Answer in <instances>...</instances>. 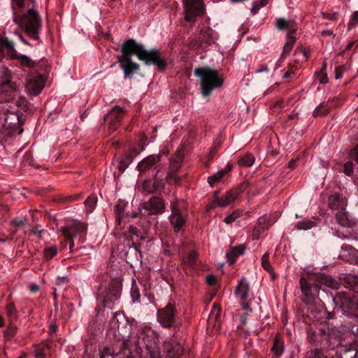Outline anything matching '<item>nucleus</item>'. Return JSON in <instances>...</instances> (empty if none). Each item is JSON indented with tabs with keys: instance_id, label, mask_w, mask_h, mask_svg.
Here are the masks:
<instances>
[{
	"instance_id": "1",
	"label": "nucleus",
	"mask_w": 358,
	"mask_h": 358,
	"mask_svg": "<svg viewBox=\"0 0 358 358\" xmlns=\"http://www.w3.org/2000/svg\"><path fill=\"white\" fill-rule=\"evenodd\" d=\"M121 52L122 55L117 56V59L125 78H131L139 69V65L131 61L132 55H136L138 59L143 61L146 65H156L160 71L164 70L166 66V62L162 59L157 50H147L143 45L137 43L133 38L122 43Z\"/></svg>"
},
{
	"instance_id": "2",
	"label": "nucleus",
	"mask_w": 358,
	"mask_h": 358,
	"mask_svg": "<svg viewBox=\"0 0 358 358\" xmlns=\"http://www.w3.org/2000/svg\"><path fill=\"white\" fill-rule=\"evenodd\" d=\"M144 346L150 358H161L158 346V336L151 328L144 326L138 329L136 335L129 336L122 343L120 358H134L141 352Z\"/></svg>"
},
{
	"instance_id": "3",
	"label": "nucleus",
	"mask_w": 358,
	"mask_h": 358,
	"mask_svg": "<svg viewBox=\"0 0 358 358\" xmlns=\"http://www.w3.org/2000/svg\"><path fill=\"white\" fill-rule=\"evenodd\" d=\"M194 74L200 80L201 94L203 96H209L214 89L220 87L224 83L218 71L209 67L196 68Z\"/></svg>"
},
{
	"instance_id": "4",
	"label": "nucleus",
	"mask_w": 358,
	"mask_h": 358,
	"mask_svg": "<svg viewBox=\"0 0 358 358\" xmlns=\"http://www.w3.org/2000/svg\"><path fill=\"white\" fill-rule=\"evenodd\" d=\"M13 20L24 30L30 38L35 41L39 40L41 17L36 10L33 8L29 9L21 17L15 16Z\"/></svg>"
},
{
	"instance_id": "5",
	"label": "nucleus",
	"mask_w": 358,
	"mask_h": 358,
	"mask_svg": "<svg viewBox=\"0 0 358 358\" xmlns=\"http://www.w3.org/2000/svg\"><path fill=\"white\" fill-rule=\"evenodd\" d=\"M327 347V358H342L343 354H345L350 350V348L341 344V339L338 332L336 331H331L325 337Z\"/></svg>"
},
{
	"instance_id": "6",
	"label": "nucleus",
	"mask_w": 358,
	"mask_h": 358,
	"mask_svg": "<svg viewBox=\"0 0 358 358\" xmlns=\"http://www.w3.org/2000/svg\"><path fill=\"white\" fill-rule=\"evenodd\" d=\"M1 73L4 80L0 85V102H7L17 95L18 86L10 82V72L7 68H1Z\"/></svg>"
},
{
	"instance_id": "7",
	"label": "nucleus",
	"mask_w": 358,
	"mask_h": 358,
	"mask_svg": "<svg viewBox=\"0 0 358 358\" xmlns=\"http://www.w3.org/2000/svg\"><path fill=\"white\" fill-rule=\"evenodd\" d=\"M332 301L336 307H339L344 311L358 309L357 299L350 292H339L332 297Z\"/></svg>"
},
{
	"instance_id": "8",
	"label": "nucleus",
	"mask_w": 358,
	"mask_h": 358,
	"mask_svg": "<svg viewBox=\"0 0 358 358\" xmlns=\"http://www.w3.org/2000/svg\"><path fill=\"white\" fill-rule=\"evenodd\" d=\"M63 236L70 242V249L73 248V238L76 235L83 234L87 231V224L80 221H74L71 224L61 229Z\"/></svg>"
},
{
	"instance_id": "9",
	"label": "nucleus",
	"mask_w": 358,
	"mask_h": 358,
	"mask_svg": "<svg viewBox=\"0 0 358 358\" xmlns=\"http://www.w3.org/2000/svg\"><path fill=\"white\" fill-rule=\"evenodd\" d=\"M176 310L174 306L169 303L157 312V320L164 327H171L176 323Z\"/></svg>"
},
{
	"instance_id": "10",
	"label": "nucleus",
	"mask_w": 358,
	"mask_h": 358,
	"mask_svg": "<svg viewBox=\"0 0 358 358\" xmlns=\"http://www.w3.org/2000/svg\"><path fill=\"white\" fill-rule=\"evenodd\" d=\"M45 85L44 78L38 74L31 73L26 78L25 88L27 93L31 95H38Z\"/></svg>"
},
{
	"instance_id": "11",
	"label": "nucleus",
	"mask_w": 358,
	"mask_h": 358,
	"mask_svg": "<svg viewBox=\"0 0 358 358\" xmlns=\"http://www.w3.org/2000/svg\"><path fill=\"white\" fill-rule=\"evenodd\" d=\"M185 13V20L188 22L194 21L196 16L202 15L203 5L201 0H182Z\"/></svg>"
},
{
	"instance_id": "12",
	"label": "nucleus",
	"mask_w": 358,
	"mask_h": 358,
	"mask_svg": "<svg viewBox=\"0 0 358 358\" xmlns=\"http://www.w3.org/2000/svg\"><path fill=\"white\" fill-rule=\"evenodd\" d=\"M164 203L162 199L153 197L149 201L144 203L139 208L140 213L144 215L162 213L164 208Z\"/></svg>"
},
{
	"instance_id": "13",
	"label": "nucleus",
	"mask_w": 358,
	"mask_h": 358,
	"mask_svg": "<svg viewBox=\"0 0 358 358\" xmlns=\"http://www.w3.org/2000/svg\"><path fill=\"white\" fill-rule=\"evenodd\" d=\"M276 26L279 29H285L287 31V37L286 44L293 47L295 43L296 24L293 20H286L284 18H280L276 22Z\"/></svg>"
},
{
	"instance_id": "14",
	"label": "nucleus",
	"mask_w": 358,
	"mask_h": 358,
	"mask_svg": "<svg viewBox=\"0 0 358 358\" xmlns=\"http://www.w3.org/2000/svg\"><path fill=\"white\" fill-rule=\"evenodd\" d=\"M300 286L305 297V301L308 303H312L315 297L319 294L320 288L318 285H310L305 278H301L300 280Z\"/></svg>"
},
{
	"instance_id": "15",
	"label": "nucleus",
	"mask_w": 358,
	"mask_h": 358,
	"mask_svg": "<svg viewBox=\"0 0 358 358\" xmlns=\"http://www.w3.org/2000/svg\"><path fill=\"white\" fill-rule=\"evenodd\" d=\"M123 113V109L117 106L113 107L108 113L107 119L110 122L108 129L110 132L115 131L120 126Z\"/></svg>"
},
{
	"instance_id": "16",
	"label": "nucleus",
	"mask_w": 358,
	"mask_h": 358,
	"mask_svg": "<svg viewBox=\"0 0 358 358\" xmlns=\"http://www.w3.org/2000/svg\"><path fill=\"white\" fill-rule=\"evenodd\" d=\"M329 208L333 210H342L348 205V201L345 197L341 196L338 193H334L328 199Z\"/></svg>"
},
{
	"instance_id": "17",
	"label": "nucleus",
	"mask_w": 358,
	"mask_h": 358,
	"mask_svg": "<svg viewBox=\"0 0 358 358\" xmlns=\"http://www.w3.org/2000/svg\"><path fill=\"white\" fill-rule=\"evenodd\" d=\"M170 222L175 231H179L185 223V215L175 204L172 205V213L169 217Z\"/></svg>"
},
{
	"instance_id": "18",
	"label": "nucleus",
	"mask_w": 358,
	"mask_h": 358,
	"mask_svg": "<svg viewBox=\"0 0 358 358\" xmlns=\"http://www.w3.org/2000/svg\"><path fill=\"white\" fill-rule=\"evenodd\" d=\"M99 296H102L103 298V301L105 303V306H109L108 303H113L116 301L120 296V287L117 284L112 283L110 285L108 291L104 295L103 293L99 292Z\"/></svg>"
},
{
	"instance_id": "19",
	"label": "nucleus",
	"mask_w": 358,
	"mask_h": 358,
	"mask_svg": "<svg viewBox=\"0 0 358 358\" xmlns=\"http://www.w3.org/2000/svg\"><path fill=\"white\" fill-rule=\"evenodd\" d=\"M4 50L10 55H16L15 43L8 37L0 36V60L4 57Z\"/></svg>"
},
{
	"instance_id": "20",
	"label": "nucleus",
	"mask_w": 358,
	"mask_h": 358,
	"mask_svg": "<svg viewBox=\"0 0 358 358\" xmlns=\"http://www.w3.org/2000/svg\"><path fill=\"white\" fill-rule=\"evenodd\" d=\"M336 219L340 225L345 227H353L356 223L355 220L349 215L345 208L336 213Z\"/></svg>"
},
{
	"instance_id": "21",
	"label": "nucleus",
	"mask_w": 358,
	"mask_h": 358,
	"mask_svg": "<svg viewBox=\"0 0 358 358\" xmlns=\"http://www.w3.org/2000/svg\"><path fill=\"white\" fill-rule=\"evenodd\" d=\"M161 157V155H152L141 162H140L137 166V169L140 172H145L147 170L150 169L153 165L159 162Z\"/></svg>"
},
{
	"instance_id": "22",
	"label": "nucleus",
	"mask_w": 358,
	"mask_h": 358,
	"mask_svg": "<svg viewBox=\"0 0 358 358\" xmlns=\"http://www.w3.org/2000/svg\"><path fill=\"white\" fill-rule=\"evenodd\" d=\"M164 348L167 352V355L171 358H176L182 352L181 345L176 342H165Z\"/></svg>"
},
{
	"instance_id": "23",
	"label": "nucleus",
	"mask_w": 358,
	"mask_h": 358,
	"mask_svg": "<svg viewBox=\"0 0 358 358\" xmlns=\"http://www.w3.org/2000/svg\"><path fill=\"white\" fill-rule=\"evenodd\" d=\"M238 198V192L233 189L229 191L224 196H222L217 202L218 206L224 207L231 204Z\"/></svg>"
},
{
	"instance_id": "24",
	"label": "nucleus",
	"mask_w": 358,
	"mask_h": 358,
	"mask_svg": "<svg viewBox=\"0 0 358 358\" xmlns=\"http://www.w3.org/2000/svg\"><path fill=\"white\" fill-rule=\"evenodd\" d=\"M248 291H249V285L247 282L245 278H242L236 289V295L242 301H246V300L248 299Z\"/></svg>"
},
{
	"instance_id": "25",
	"label": "nucleus",
	"mask_w": 358,
	"mask_h": 358,
	"mask_svg": "<svg viewBox=\"0 0 358 358\" xmlns=\"http://www.w3.org/2000/svg\"><path fill=\"white\" fill-rule=\"evenodd\" d=\"M197 254L194 251H192L188 255L184 257L182 260L184 268L186 272H191V270L194 268L196 265Z\"/></svg>"
},
{
	"instance_id": "26",
	"label": "nucleus",
	"mask_w": 358,
	"mask_h": 358,
	"mask_svg": "<svg viewBox=\"0 0 358 358\" xmlns=\"http://www.w3.org/2000/svg\"><path fill=\"white\" fill-rule=\"evenodd\" d=\"M318 283L320 285L326 286L333 289H338L340 282L329 275H320L318 277Z\"/></svg>"
},
{
	"instance_id": "27",
	"label": "nucleus",
	"mask_w": 358,
	"mask_h": 358,
	"mask_svg": "<svg viewBox=\"0 0 358 358\" xmlns=\"http://www.w3.org/2000/svg\"><path fill=\"white\" fill-rule=\"evenodd\" d=\"M221 308L218 304H213L208 320V327H215L220 317Z\"/></svg>"
},
{
	"instance_id": "28",
	"label": "nucleus",
	"mask_w": 358,
	"mask_h": 358,
	"mask_svg": "<svg viewBox=\"0 0 358 358\" xmlns=\"http://www.w3.org/2000/svg\"><path fill=\"white\" fill-rule=\"evenodd\" d=\"M358 251L350 245H344L341 248V254L340 257L345 261L350 262L352 260V257L356 256Z\"/></svg>"
},
{
	"instance_id": "29",
	"label": "nucleus",
	"mask_w": 358,
	"mask_h": 358,
	"mask_svg": "<svg viewBox=\"0 0 358 358\" xmlns=\"http://www.w3.org/2000/svg\"><path fill=\"white\" fill-rule=\"evenodd\" d=\"M127 206L128 203L122 200L118 201L115 206V213L116 216V222L119 225L121 224L122 220L124 217V211Z\"/></svg>"
},
{
	"instance_id": "30",
	"label": "nucleus",
	"mask_w": 358,
	"mask_h": 358,
	"mask_svg": "<svg viewBox=\"0 0 358 358\" xmlns=\"http://www.w3.org/2000/svg\"><path fill=\"white\" fill-rule=\"evenodd\" d=\"M182 158L183 154L180 150H178L175 156L170 160V169L171 172H176L179 169Z\"/></svg>"
},
{
	"instance_id": "31",
	"label": "nucleus",
	"mask_w": 358,
	"mask_h": 358,
	"mask_svg": "<svg viewBox=\"0 0 358 358\" xmlns=\"http://www.w3.org/2000/svg\"><path fill=\"white\" fill-rule=\"evenodd\" d=\"M283 343L279 336H275L274 343L271 348L273 355L275 358H278L283 352Z\"/></svg>"
},
{
	"instance_id": "32",
	"label": "nucleus",
	"mask_w": 358,
	"mask_h": 358,
	"mask_svg": "<svg viewBox=\"0 0 358 358\" xmlns=\"http://www.w3.org/2000/svg\"><path fill=\"white\" fill-rule=\"evenodd\" d=\"M12 58L18 59L20 64L29 68H34L36 63L31 58L24 55H19L16 51V55H10Z\"/></svg>"
},
{
	"instance_id": "33",
	"label": "nucleus",
	"mask_w": 358,
	"mask_h": 358,
	"mask_svg": "<svg viewBox=\"0 0 358 358\" xmlns=\"http://www.w3.org/2000/svg\"><path fill=\"white\" fill-rule=\"evenodd\" d=\"M244 250V247L242 245H238L233 248L229 252L227 253V257L230 264H233L235 262L236 257L238 255H243Z\"/></svg>"
},
{
	"instance_id": "34",
	"label": "nucleus",
	"mask_w": 358,
	"mask_h": 358,
	"mask_svg": "<svg viewBox=\"0 0 358 358\" xmlns=\"http://www.w3.org/2000/svg\"><path fill=\"white\" fill-rule=\"evenodd\" d=\"M340 280L350 287H354L358 284V275L344 273L341 275Z\"/></svg>"
},
{
	"instance_id": "35",
	"label": "nucleus",
	"mask_w": 358,
	"mask_h": 358,
	"mask_svg": "<svg viewBox=\"0 0 358 358\" xmlns=\"http://www.w3.org/2000/svg\"><path fill=\"white\" fill-rule=\"evenodd\" d=\"M262 267L269 272L272 276V278L274 279L275 277L273 273V268L269 262V254L266 252L262 257Z\"/></svg>"
},
{
	"instance_id": "36",
	"label": "nucleus",
	"mask_w": 358,
	"mask_h": 358,
	"mask_svg": "<svg viewBox=\"0 0 358 358\" xmlns=\"http://www.w3.org/2000/svg\"><path fill=\"white\" fill-rule=\"evenodd\" d=\"M255 162V157L250 153L245 154L239 161L240 166L250 167Z\"/></svg>"
},
{
	"instance_id": "37",
	"label": "nucleus",
	"mask_w": 358,
	"mask_h": 358,
	"mask_svg": "<svg viewBox=\"0 0 358 358\" xmlns=\"http://www.w3.org/2000/svg\"><path fill=\"white\" fill-rule=\"evenodd\" d=\"M96 202L97 198L95 195L92 194L88 196V198L85 201L87 213L92 212V210L95 208Z\"/></svg>"
},
{
	"instance_id": "38",
	"label": "nucleus",
	"mask_w": 358,
	"mask_h": 358,
	"mask_svg": "<svg viewBox=\"0 0 358 358\" xmlns=\"http://www.w3.org/2000/svg\"><path fill=\"white\" fill-rule=\"evenodd\" d=\"M6 312L7 317L10 322H13L14 320H16L17 313L13 303H10L6 306Z\"/></svg>"
},
{
	"instance_id": "39",
	"label": "nucleus",
	"mask_w": 358,
	"mask_h": 358,
	"mask_svg": "<svg viewBox=\"0 0 358 358\" xmlns=\"http://www.w3.org/2000/svg\"><path fill=\"white\" fill-rule=\"evenodd\" d=\"M17 332V327L10 322L8 329L4 331V337L6 340H10Z\"/></svg>"
},
{
	"instance_id": "40",
	"label": "nucleus",
	"mask_w": 358,
	"mask_h": 358,
	"mask_svg": "<svg viewBox=\"0 0 358 358\" xmlns=\"http://www.w3.org/2000/svg\"><path fill=\"white\" fill-rule=\"evenodd\" d=\"M329 113V109L327 106L322 103H320L314 110L313 115L315 117H317L322 115H327Z\"/></svg>"
},
{
	"instance_id": "41",
	"label": "nucleus",
	"mask_w": 358,
	"mask_h": 358,
	"mask_svg": "<svg viewBox=\"0 0 358 358\" xmlns=\"http://www.w3.org/2000/svg\"><path fill=\"white\" fill-rule=\"evenodd\" d=\"M57 253V248L55 246L48 247L44 250V257L46 259L53 258Z\"/></svg>"
},
{
	"instance_id": "42",
	"label": "nucleus",
	"mask_w": 358,
	"mask_h": 358,
	"mask_svg": "<svg viewBox=\"0 0 358 358\" xmlns=\"http://www.w3.org/2000/svg\"><path fill=\"white\" fill-rule=\"evenodd\" d=\"M224 173L225 172L223 171H218L213 176L208 177V183L210 185V186H213L215 182L219 181L224 176Z\"/></svg>"
},
{
	"instance_id": "43",
	"label": "nucleus",
	"mask_w": 358,
	"mask_h": 358,
	"mask_svg": "<svg viewBox=\"0 0 358 358\" xmlns=\"http://www.w3.org/2000/svg\"><path fill=\"white\" fill-rule=\"evenodd\" d=\"M131 296L132 297L133 301L134 303H138L140 301L141 294L139 292V289L134 284H132L131 289Z\"/></svg>"
},
{
	"instance_id": "44",
	"label": "nucleus",
	"mask_w": 358,
	"mask_h": 358,
	"mask_svg": "<svg viewBox=\"0 0 358 358\" xmlns=\"http://www.w3.org/2000/svg\"><path fill=\"white\" fill-rule=\"evenodd\" d=\"M127 237L128 239L132 241H134L135 238L138 239L139 236L138 230L137 228L133 226H130L128 229V234L127 235Z\"/></svg>"
},
{
	"instance_id": "45",
	"label": "nucleus",
	"mask_w": 358,
	"mask_h": 358,
	"mask_svg": "<svg viewBox=\"0 0 358 358\" xmlns=\"http://www.w3.org/2000/svg\"><path fill=\"white\" fill-rule=\"evenodd\" d=\"M315 226V223L310 220H303L297 223V228L299 229L307 230Z\"/></svg>"
},
{
	"instance_id": "46",
	"label": "nucleus",
	"mask_w": 358,
	"mask_h": 358,
	"mask_svg": "<svg viewBox=\"0 0 358 358\" xmlns=\"http://www.w3.org/2000/svg\"><path fill=\"white\" fill-rule=\"evenodd\" d=\"M268 1V0H260L259 1L254 2L252 8L251 9V12L253 14H256L261 7L264 6L265 5L267 4Z\"/></svg>"
},
{
	"instance_id": "47",
	"label": "nucleus",
	"mask_w": 358,
	"mask_h": 358,
	"mask_svg": "<svg viewBox=\"0 0 358 358\" xmlns=\"http://www.w3.org/2000/svg\"><path fill=\"white\" fill-rule=\"evenodd\" d=\"M241 216V213L238 211H234L231 214L229 215L224 219V222L227 224H231L234 222L237 218Z\"/></svg>"
},
{
	"instance_id": "48",
	"label": "nucleus",
	"mask_w": 358,
	"mask_h": 358,
	"mask_svg": "<svg viewBox=\"0 0 358 358\" xmlns=\"http://www.w3.org/2000/svg\"><path fill=\"white\" fill-rule=\"evenodd\" d=\"M257 224L260 227H265V229L271 225L270 217L267 215H264L258 219Z\"/></svg>"
},
{
	"instance_id": "49",
	"label": "nucleus",
	"mask_w": 358,
	"mask_h": 358,
	"mask_svg": "<svg viewBox=\"0 0 358 358\" xmlns=\"http://www.w3.org/2000/svg\"><path fill=\"white\" fill-rule=\"evenodd\" d=\"M265 227H260V226H257L255 227L253 230H252V238L253 239H255V240H258L261 236V234L265 230Z\"/></svg>"
},
{
	"instance_id": "50",
	"label": "nucleus",
	"mask_w": 358,
	"mask_h": 358,
	"mask_svg": "<svg viewBox=\"0 0 358 358\" xmlns=\"http://www.w3.org/2000/svg\"><path fill=\"white\" fill-rule=\"evenodd\" d=\"M327 358L326 354L324 355L320 350L315 349L311 350L308 354V358Z\"/></svg>"
},
{
	"instance_id": "51",
	"label": "nucleus",
	"mask_w": 358,
	"mask_h": 358,
	"mask_svg": "<svg viewBox=\"0 0 358 358\" xmlns=\"http://www.w3.org/2000/svg\"><path fill=\"white\" fill-rule=\"evenodd\" d=\"M348 68L345 65H341L335 69V78L336 79H340L342 78L344 72L347 71Z\"/></svg>"
},
{
	"instance_id": "52",
	"label": "nucleus",
	"mask_w": 358,
	"mask_h": 358,
	"mask_svg": "<svg viewBox=\"0 0 358 358\" xmlns=\"http://www.w3.org/2000/svg\"><path fill=\"white\" fill-rule=\"evenodd\" d=\"M45 233V231L44 229H39L38 227H37L31 229L29 234L36 236L38 238H41Z\"/></svg>"
},
{
	"instance_id": "53",
	"label": "nucleus",
	"mask_w": 358,
	"mask_h": 358,
	"mask_svg": "<svg viewBox=\"0 0 358 358\" xmlns=\"http://www.w3.org/2000/svg\"><path fill=\"white\" fill-rule=\"evenodd\" d=\"M100 358H113L110 349L104 348L100 352Z\"/></svg>"
},
{
	"instance_id": "54",
	"label": "nucleus",
	"mask_w": 358,
	"mask_h": 358,
	"mask_svg": "<svg viewBox=\"0 0 358 358\" xmlns=\"http://www.w3.org/2000/svg\"><path fill=\"white\" fill-rule=\"evenodd\" d=\"M344 172L346 175L350 176L353 172V164L348 162L344 164Z\"/></svg>"
},
{
	"instance_id": "55",
	"label": "nucleus",
	"mask_w": 358,
	"mask_h": 358,
	"mask_svg": "<svg viewBox=\"0 0 358 358\" xmlns=\"http://www.w3.org/2000/svg\"><path fill=\"white\" fill-rule=\"evenodd\" d=\"M249 186V182L248 180L243 181L238 187L233 189L234 190H237L238 192V196L241 192H243Z\"/></svg>"
},
{
	"instance_id": "56",
	"label": "nucleus",
	"mask_w": 358,
	"mask_h": 358,
	"mask_svg": "<svg viewBox=\"0 0 358 358\" xmlns=\"http://www.w3.org/2000/svg\"><path fill=\"white\" fill-rule=\"evenodd\" d=\"M132 157H128L127 163H124V160H121L119 165V169L120 171H124L128 165L131 162Z\"/></svg>"
},
{
	"instance_id": "57",
	"label": "nucleus",
	"mask_w": 358,
	"mask_h": 358,
	"mask_svg": "<svg viewBox=\"0 0 358 358\" xmlns=\"http://www.w3.org/2000/svg\"><path fill=\"white\" fill-rule=\"evenodd\" d=\"M350 157L354 159L358 164V146L355 147L350 152Z\"/></svg>"
},
{
	"instance_id": "58",
	"label": "nucleus",
	"mask_w": 358,
	"mask_h": 358,
	"mask_svg": "<svg viewBox=\"0 0 358 358\" xmlns=\"http://www.w3.org/2000/svg\"><path fill=\"white\" fill-rule=\"evenodd\" d=\"M13 10L15 7L22 8L24 6V0H13Z\"/></svg>"
},
{
	"instance_id": "59",
	"label": "nucleus",
	"mask_w": 358,
	"mask_h": 358,
	"mask_svg": "<svg viewBox=\"0 0 358 358\" xmlns=\"http://www.w3.org/2000/svg\"><path fill=\"white\" fill-rule=\"evenodd\" d=\"M27 223V219H21V220H14L11 221V224L15 226H22Z\"/></svg>"
},
{
	"instance_id": "60",
	"label": "nucleus",
	"mask_w": 358,
	"mask_h": 358,
	"mask_svg": "<svg viewBox=\"0 0 358 358\" xmlns=\"http://www.w3.org/2000/svg\"><path fill=\"white\" fill-rule=\"evenodd\" d=\"M216 278L215 275H210L208 276H207L206 278V282L209 285H215L216 283Z\"/></svg>"
},
{
	"instance_id": "61",
	"label": "nucleus",
	"mask_w": 358,
	"mask_h": 358,
	"mask_svg": "<svg viewBox=\"0 0 358 358\" xmlns=\"http://www.w3.org/2000/svg\"><path fill=\"white\" fill-rule=\"evenodd\" d=\"M292 48V46L285 43L283 47L282 57L287 55L291 51Z\"/></svg>"
},
{
	"instance_id": "62",
	"label": "nucleus",
	"mask_w": 358,
	"mask_h": 358,
	"mask_svg": "<svg viewBox=\"0 0 358 358\" xmlns=\"http://www.w3.org/2000/svg\"><path fill=\"white\" fill-rule=\"evenodd\" d=\"M320 77V81L321 83H327L328 82L327 74L321 72L319 76Z\"/></svg>"
},
{
	"instance_id": "63",
	"label": "nucleus",
	"mask_w": 358,
	"mask_h": 358,
	"mask_svg": "<svg viewBox=\"0 0 358 358\" xmlns=\"http://www.w3.org/2000/svg\"><path fill=\"white\" fill-rule=\"evenodd\" d=\"M35 356L36 358H43L45 357L43 350L41 348L37 349L35 351Z\"/></svg>"
},
{
	"instance_id": "64",
	"label": "nucleus",
	"mask_w": 358,
	"mask_h": 358,
	"mask_svg": "<svg viewBox=\"0 0 358 358\" xmlns=\"http://www.w3.org/2000/svg\"><path fill=\"white\" fill-rule=\"evenodd\" d=\"M29 290L33 293L36 292L39 290V286L35 283H32L29 286Z\"/></svg>"
}]
</instances>
